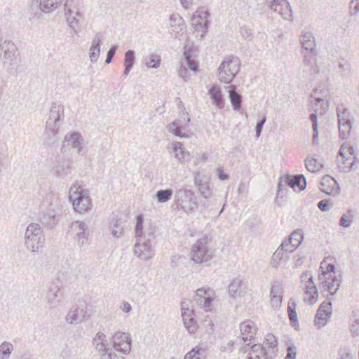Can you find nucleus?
Here are the masks:
<instances>
[{"instance_id": "338daca9", "label": "nucleus", "mask_w": 359, "mask_h": 359, "mask_svg": "<svg viewBox=\"0 0 359 359\" xmlns=\"http://www.w3.org/2000/svg\"><path fill=\"white\" fill-rule=\"evenodd\" d=\"M93 341V344H96L97 342H107L106 336L103 332H99L96 334Z\"/></svg>"}, {"instance_id": "ddd939ff", "label": "nucleus", "mask_w": 359, "mask_h": 359, "mask_svg": "<svg viewBox=\"0 0 359 359\" xmlns=\"http://www.w3.org/2000/svg\"><path fill=\"white\" fill-rule=\"evenodd\" d=\"M194 184L197 187L201 196L208 199L212 196V191L210 188V177L203 172H196L194 175Z\"/></svg>"}, {"instance_id": "8fccbe9b", "label": "nucleus", "mask_w": 359, "mask_h": 359, "mask_svg": "<svg viewBox=\"0 0 359 359\" xmlns=\"http://www.w3.org/2000/svg\"><path fill=\"white\" fill-rule=\"evenodd\" d=\"M143 223L144 217L142 215H138L136 217V224L135 227V237L142 238L143 233Z\"/></svg>"}, {"instance_id": "37998d69", "label": "nucleus", "mask_w": 359, "mask_h": 359, "mask_svg": "<svg viewBox=\"0 0 359 359\" xmlns=\"http://www.w3.org/2000/svg\"><path fill=\"white\" fill-rule=\"evenodd\" d=\"M289 236L290 239L292 240L294 243L293 247L297 249L304 240V231L302 229H298L293 231Z\"/></svg>"}, {"instance_id": "e2e57ef3", "label": "nucleus", "mask_w": 359, "mask_h": 359, "mask_svg": "<svg viewBox=\"0 0 359 359\" xmlns=\"http://www.w3.org/2000/svg\"><path fill=\"white\" fill-rule=\"evenodd\" d=\"M359 12V1H351L350 3V15H355Z\"/></svg>"}, {"instance_id": "7c9ffc66", "label": "nucleus", "mask_w": 359, "mask_h": 359, "mask_svg": "<svg viewBox=\"0 0 359 359\" xmlns=\"http://www.w3.org/2000/svg\"><path fill=\"white\" fill-rule=\"evenodd\" d=\"M57 164L53 168L59 177H63L69 172L70 161L63 157H58Z\"/></svg>"}, {"instance_id": "c85d7f7f", "label": "nucleus", "mask_w": 359, "mask_h": 359, "mask_svg": "<svg viewBox=\"0 0 359 359\" xmlns=\"http://www.w3.org/2000/svg\"><path fill=\"white\" fill-rule=\"evenodd\" d=\"M345 146L342 144L339 151V155L341 156V162L338 159V166L340 170L344 172H348L353 168L354 161L350 157H346L344 153Z\"/></svg>"}, {"instance_id": "49530a36", "label": "nucleus", "mask_w": 359, "mask_h": 359, "mask_svg": "<svg viewBox=\"0 0 359 359\" xmlns=\"http://www.w3.org/2000/svg\"><path fill=\"white\" fill-rule=\"evenodd\" d=\"M41 221L44 224V226L52 228L57 224L58 220L54 214L47 213L42 216Z\"/></svg>"}, {"instance_id": "0e129e2a", "label": "nucleus", "mask_w": 359, "mask_h": 359, "mask_svg": "<svg viewBox=\"0 0 359 359\" xmlns=\"http://www.w3.org/2000/svg\"><path fill=\"white\" fill-rule=\"evenodd\" d=\"M351 332L353 336L359 335V320L355 319L351 325Z\"/></svg>"}, {"instance_id": "bb28decb", "label": "nucleus", "mask_w": 359, "mask_h": 359, "mask_svg": "<svg viewBox=\"0 0 359 359\" xmlns=\"http://www.w3.org/2000/svg\"><path fill=\"white\" fill-rule=\"evenodd\" d=\"M0 50H2L4 52L3 60L5 62H12L18 52L15 45L11 41H5Z\"/></svg>"}, {"instance_id": "6e6d98bb", "label": "nucleus", "mask_w": 359, "mask_h": 359, "mask_svg": "<svg viewBox=\"0 0 359 359\" xmlns=\"http://www.w3.org/2000/svg\"><path fill=\"white\" fill-rule=\"evenodd\" d=\"M296 357L297 347L292 344L287 348V354L284 359H296Z\"/></svg>"}, {"instance_id": "2f4dec72", "label": "nucleus", "mask_w": 359, "mask_h": 359, "mask_svg": "<svg viewBox=\"0 0 359 359\" xmlns=\"http://www.w3.org/2000/svg\"><path fill=\"white\" fill-rule=\"evenodd\" d=\"M135 62V53L133 50H128L124 55V70L123 76H127L133 69Z\"/></svg>"}, {"instance_id": "aec40b11", "label": "nucleus", "mask_w": 359, "mask_h": 359, "mask_svg": "<svg viewBox=\"0 0 359 359\" xmlns=\"http://www.w3.org/2000/svg\"><path fill=\"white\" fill-rule=\"evenodd\" d=\"M142 238H136V243L133 248L134 255L138 257L148 260L154 255V252L151 248V243L149 241H144L142 243H140Z\"/></svg>"}, {"instance_id": "473e14b6", "label": "nucleus", "mask_w": 359, "mask_h": 359, "mask_svg": "<svg viewBox=\"0 0 359 359\" xmlns=\"http://www.w3.org/2000/svg\"><path fill=\"white\" fill-rule=\"evenodd\" d=\"M297 304L292 299H290L287 305V314L291 325L297 330L299 327L297 313L296 311Z\"/></svg>"}, {"instance_id": "de8ad7c7", "label": "nucleus", "mask_w": 359, "mask_h": 359, "mask_svg": "<svg viewBox=\"0 0 359 359\" xmlns=\"http://www.w3.org/2000/svg\"><path fill=\"white\" fill-rule=\"evenodd\" d=\"M13 346L11 343L4 341L0 346L1 359H8L11 353Z\"/></svg>"}, {"instance_id": "7ed1b4c3", "label": "nucleus", "mask_w": 359, "mask_h": 359, "mask_svg": "<svg viewBox=\"0 0 359 359\" xmlns=\"http://www.w3.org/2000/svg\"><path fill=\"white\" fill-rule=\"evenodd\" d=\"M45 238L41 226L36 223L29 224L25 233V244L32 252H38L44 244Z\"/></svg>"}, {"instance_id": "5fc2aeb1", "label": "nucleus", "mask_w": 359, "mask_h": 359, "mask_svg": "<svg viewBox=\"0 0 359 359\" xmlns=\"http://www.w3.org/2000/svg\"><path fill=\"white\" fill-rule=\"evenodd\" d=\"M240 34L242 36V37L245 39L249 41H251L252 39V30L246 26L241 27Z\"/></svg>"}, {"instance_id": "f257e3e1", "label": "nucleus", "mask_w": 359, "mask_h": 359, "mask_svg": "<svg viewBox=\"0 0 359 359\" xmlns=\"http://www.w3.org/2000/svg\"><path fill=\"white\" fill-rule=\"evenodd\" d=\"M276 337L271 333L266 334L264 344H255L250 348L248 359H272L278 351Z\"/></svg>"}, {"instance_id": "6e6552de", "label": "nucleus", "mask_w": 359, "mask_h": 359, "mask_svg": "<svg viewBox=\"0 0 359 359\" xmlns=\"http://www.w3.org/2000/svg\"><path fill=\"white\" fill-rule=\"evenodd\" d=\"M332 315V298L327 297L317 310L315 316V325L320 328L325 325L327 319Z\"/></svg>"}, {"instance_id": "20e7f679", "label": "nucleus", "mask_w": 359, "mask_h": 359, "mask_svg": "<svg viewBox=\"0 0 359 359\" xmlns=\"http://www.w3.org/2000/svg\"><path fill=\"white\" fill-rule=\"evenodd\" d=\"M175 203L178 210L186 212H191L198 207L197 198L191 189H180L175 196Z\"/></svg>"}, {"instance_id": "603ef678", "label": "nucleus", "mask_w": 359, "mask_h": 359, "mask_svg": "<svg viewBox=\"0 0 359 359\" xmlns=\"http://www.w3.org/2000/svg\"><path fill=\"white\" fill-rule=\"evenodd\" d=\"M320 287L323 288L325 291H328L331 296L334 295L336 293H332L335 287H337V283L335 282L330 281L328 283H320Z\"/></svg>"}, {"instance_id": "cd10ccee", "label": "nucleus", "mask_w": 359, "mask_h": 359, "mask_svg": "<svg viewBox=\"0 0 359 359\" xmlns=\"http://www.w3.org/2000/svg\"><path fill=\"white\" fill-rule=\"evenodd\" d=\"M229 97L233 109L235 111H239L242 104V95L237 91L236 86L231 85L229 86Z\"/></svg>"}, {"instance_id": "412c9836", "label": "nucleus", "mask_w": 359, "mask_h": 359, "mask_svg": "<svg viewBox=\"0 0 359 359\" xmlns=\"http://www.w3.org/2000/svg\"><path fill=\"white\" fill-rule=\"evenodd\" d=\"M322 188L321 191L324 192L327 195H338L340 193V187L337 180L330 175H325L322 178L320 182Z\"/></svg>"}, {"instance_id": "5701e85b", "label": "nucleus", "mask_w": 359, "mask_h": 359, "mask_svg": "<svg viewBox=\"0 0 359 359\" xmlns=\"http://www.w3.org/2000/svg\"><path fill=\"white\" fill-rule=\"evenodd\" d=\"M248 290L247 283L240 278H235L229 285V293L233 298L244 296Z\"/></svg>"}, {"instance_id": "79ce46f5", "label": "nucleus", "mask_w": 359, "mask_h": 359, "mask_svg": "<svg viewBox=\"0 0 359 359\" xmlns=\"http://www.w3.org/2000/svg\"><path fill=\"white\" fill-rule=\"evenodd\" d=\"M182 318L184 326L189 333H194L196 330V326L194 318L190 316V314L186 316V311L184 306H182Z\"/></svg>"}, {"instance_id": "f704fd0d", "label": "nucleus", "mask_w": 359, "mask_h": 359, "mask_svg": "<svg viewBox=\"0 0 359 359\" xmlns=\"http://www.w3.org/2000/svg\"><path fill=\"white\" fill-rule=\"evenodd\" d=\"M169 20L170 27L174 28L173 31L179 32L186 29L184 20L180 14L172 13L170 15Z\"/></svg>"}, {"instance_id": "b1692460", "label": "nucleus", "mask_w": 359, "mask_h": 359, "mask_svg": "<svg viewBox=\"0 0 359 359\" xmlns=\"http://www.w3.org/2000/svg\"><path fill=\"white\" fill-rule=\"evenodd\" d=\"M294 175L286 174L279 178L277 187L276 197L283 198L287 192V187L295 189Z\"/></svg>"}, {"instance_id": "a18cd8bd", "label": "nucleus", "mask_w": 359, "mask_h": 359, "mask_svg": "<svg viewBox=\"0 0 359 359\" xmlns=\"http://www.w3.org/2000/svg\"><path fill=\"white\" fill-rule=\"evenodd\" d=\"M304 161L306 169L312 172L318 170L323 167V165L314 158L306 157Z\"/></svg>"}, {"instance_id": "3c124183", "label": "nucleus", "mask_w": 359, "mask_h": 359, "mask_svg": "<svg viewBox=\"0 0 359 359\" xmlns=\"http://www.w3.org/2000/svg\"><path fill=\"white\" fill-rule=\"evenodd\" d=\"M352 124L341 123L339 124V133L341 140L348 138L350 134Z\"/></svg>"}, {"instance_id": "13d9d810", "label": "nucleus", "mask_w": 359, "mask_h": 359, "mask_svg": "<svg viewBox=\"0 0 359 359\" xmlns=\"http://www.w3.org/2000/svg\"><path fill=\"white\" fill-rule=\"evenodd\" d=\"M94 344L95 345L96 349L102 354V356L106 355L107 351L109 350L107 348V342H97Z\"/></svg>"}, {"instance_id": "052dcab7", "label": "nucleus", "mask_w": 359, "mask_h": 359, "mask_svg": "<svg viewBox=\"0 0 359 359\" xmlns=\"http://www.w3.org/2000/svg\"><path fill=\"white\" fill-rule=\"evenodd\" d=\"M330 199H323L318 203V208L323 212L328 211L330 208Z\"/></svg>"}, {"instance_id": "774afa93", "label": "nucleus", "mask_w": 359, "mask_h": 359, "mask_svg": "<svg viewBox=\"0 0 359 359\" xmlns=\"http://www.w3.org/2000/svg\"><path fill=\"white\" fill-rule=\"evenodd\" d=\"M284 252H285L284 248L282 247V245H280L278 247V248L276 250V251L274 252V254L273 255V259L280 260L283 257V254Z\"/></svg>"}, {"instance_id": "c03bdc74", "label": "nucleus", "mask_w": 359, "mask_h": 359, "mask_svg": "<svg viewBox=\"0 0 359 359\" xmlns=\"http://www.w3.org/2000/svg\"><path fill=\"white\" fill-rule=\"evenodd\" d=\"M145 63L146 65L148 67L156 69L158 68L161 65V57L155 53L150 54L146 59H145Z\"/></svg>"}, {"instance_id": "f3484780", "label": "nucleus", "mask_w": 359, "mask_h": 359, "mask_svg": "<svg viewBox=\"0 0 359 359\" xmlns=\"http://www.w3.org/2000/svg\"><path fill=\"white\" fill-rule=\"evenodd\" d=\"M91 316V311L85 306L83 308L72 309L67 313L65 319L68 323H79L88 320Z\"/></svg>"}, {"instance_id": "0eeeda50", "label": "nucleus", "mask_w": 359, "mask_h": 359, "mask_svg": "<svg viewBox=\"0 0 359 359\" xmlns=\"http://www.w3.org/2000/svg\"><path fill=\"white\" fill-rule=\"evenodd\" d=\"M113 347L117 351L128 354L131 351L132 339L126 332H116L112 337Z\"/></svg>"}, {"instance_id": "4468645a", "label": "nucleus", "mask_w": 359, "mask_h": 359, "mask_svg": "<svg viewBox=\"0 0 359 359\" xmlns=\"http://www.w3.org/2000/svg\"><path fill=\"white\" fill-rule=\"evenodd\" d=\"M266 4L272 11H276L280 7L278 14L284 20H292L293 13L287 0H266Z\"/></svg>"}, {"instance_id": "a19ab883", "label": "nucleus", "mask_w": 359, "mask_h": 359, "mask_svg": "<svg viewBox=\"0 0 359 359\" xmlns=\"http://www.w3.org/2000/svg\"><path fill=\"white\" fill-rule=\"evenodd\" d=\"M60 4L57 0H41L40 9L44 13L54 11Z\"/></svg>"}, {"instance_id": "393cba45", "label": "nucleus", "mask_w": 359, "mask_h": 359, "mask_svg": "<svg viewBox=\"0 0 359 359\" xmlns=\"http://www.w3.org/2000/svg\"><path fill=\"white\" fill-rule=\"evenodd\" d=\"M299 41L303 49L308 51L309 53H313L316 47V41L311 32L303 30L300 35Z\"/></svg>"}, {"instance_id": "1a4fd4ad", "label": "nucleus", "mask_w": 359, "mask_h": 359, "mask_svg": "<svg viewBox=\"0 0 359 359\" xmlns=\"http://www.w3.org/2000/svg\"><path fill=\"white\" fill-rule=\"evenodd\" d=\"M213 291L210 288H199L196 290V294L194 297V301L201 308L203 309L205 311L211 310V306L213 301L212 294Z\"/></svg>"}, {"instance_id": "9b49d317", "label": "nucleus", "mask_w": 359, "mask_h": 359, "mask_svg": "<svg viewBox=\"0 0 359 359\" xmlns=\"http://www.w3.org/2000/svg\"><path fill=\"white\" fill-rule=\"evenodd\" d=\"M64 117V106L57 102H53L46 124V128L51 129V127H59Z\"/></svg>"}, {"instance_id": "72a5a7b5", "label": "nucleus", "mask_w": 359, "mask_h": 359, "mask_svg": "<svg viewBox=\"0 0 359 359\" xmlns=\"http://www.w3.org/2000/svg\"><path fill=\"white\" fill-rule=\"evenodd\" d=\"M81 140H82L81 135L76 132L67 134L65 137V142H67V144H71L73 148L78 149V153H80L82 149Z\"/></svg>"}, {"instance_id": "ea45409f", "label": "nucleus", "mask_w": 359, "mask_h": 359, "mask_svg": "<svg viewBox=\"0 0 359 359\" xmlns=\"http://www.w3.org/2000/svg\"><path fill=\"white\" fill-rule=\"evenodd\" d=\"M173 194L171 189H161L156 192L155 196L158 203H165L170 201Z\"/></svg>"}, {"instance_id": "f03ea898", "label": "nucleus", "mask_w": 359, "mask_h": 359, "mask_svg": "<svg viewBox=\"0 0 359 359\" xmlns=\"http://www.w3.org/2000/svg\"><path fill=\"white\" fill-rule=\"evenodd\" d=\"M240 71V60L231 55L226 57L218 68V79L224 83H231Z\"/></svg>"}, {"instance_id": "6ab92c4d", "label": "nucleus", "mask_w": 359, "mask_h": 359, "mask_svg": "<svg viewBox=\"0 0 359 359\" xmlns=\"http://www.w3.org/2000/svg\"><path fill=\"white\" fill-rule=\"evenodd\" d=\"M302 281H306V293L309 295L308 302L309 304L313 305L315 304L318 298V292L316 285L313 283V277L308 272L304 273L301 276Z\"/></svg>"}, {"instance_id": "864d4df0", "label": "nucleus", "mask_w": 359, "mask_h": 359, "mask_svg": "<svg viewBox=\"0 0 359 359\" xmlns=\"http://www.w3.org/2000/svg\"><path fill=\"white\" fill-rule=\"evenodd\" d=\"M293 245L294 243L292 240L290 239V236H288V238L284 240L281 243V245L284 248L285 252H293L296 250V248H294Z\"/></svg>"}, {"instance_id": "f8f14e48", "label": "nucleus", "mask_w": 359, "mask_h": 359, "mask_svg": "<svg viewBox=\"0 0 359 359\" xmlns=\"http://www.w3.org/2000/svg\"><path fill=\"white\" fill-rule=\"evenodd\" d=\"M211 259L207 247L202 240H198L194 244L191 248V260L195 263L201 264L206 262Z\"/></svg>"}, {"instance_id": "4d7b16f0", "label": "nucleus", "mask_w": 359, "mask_h": 359, "mask_svg": "<svg viewBox=\"0 0 359 359\" xmlns=\"http://www.w3.org/2000/svg\"><path fill=\"white\" fill-rule=\"evenodd\" d=\"M117 48H118V46L116 45H113L109 48V50H108V52L107 53V57H106V60H105V63L106 64H110L111 62L112 59H113V57H114V56L116 54V52L117 50Z\"/></svg>"}, {"instance_id": "4be33fe9", "label": "nucleus", "mask_w": 359, "mask_h": 359, "mask_svg": "<svg viewBox=\"0 0 359 359\" xmlns=\"http://www.w3.org/2000/svg\"><path fill=\"white\" fill-rule=\"evenodd\" d=\"M72 0H67L65 4V15L70 28H78L79 19L81 17L80 12L76 9L74 11L71 6Z\"/></svg>"}, {"instance_id": "2eb2a0df", "label": "nucleus", "mask_w": 359, "mask_h": 359, "mask_svg": "<svg viewBox=\"0 0 359 359\" xmlns=\"http://www.w3.org/2000/svg\"><path fill=\"white\" fill-rule=\"evenodd\" d=\"M70 231L75 234L74 239L77 241L79 246H83L88 236V226L83 222L75 221L69 226Z\"/></svg>"}, {"instance_id": "9d476101", "label": "nucleus", "mask_w": 359, "mask_h": 359, "mask_svg": "<svg viewBox=\"0 0 359 359\" xmlns=\"http://www.w3.org/2000/svg\"><path fill=\"white\" fill-rule=\"evenodd\" d=\"M209 16V11L203 8H198L194 13L191 17V21L192 25L196 31H201L204 33L207 32L210 24L208 20Z\"/></svg>"}, {"instance_id": "c756f323", "label": "nucleus", "mask_w": 359, "mask_h": 359, "mask_svg": "<svg viewBox=\"0 0 359 359\" xmlns=\"http://www.w3.org/2000/svg\"><path fill=\"white\" fill-rule=\"evenodd\" d=\"M208 95L214 104L218 108L222 109L224 106V100L221 89L217 86H212L208 90Z\"/></svg>"}, {"instance_id": "dca6fc26", "label": "nucleus", "mask_w": 359, "mask_h": 359, "mask_svg": "<svg viewBox=\"0 0 359 359\" xmlns=\"http://www.w3.org/2000/svg\"><path fill=\"white\" fill-rule=\"evenodd\" d=\"M190 121V118H187V120L184 118V121L177 119L168 124L167 126L168 130L176 137L180 138L189 137L186 130L189 127Z\"/></svg>"}, {"instance_id": "c9c22d12", "label": "nucleus", "mask_w": 359, "mask_h": 359, "mask_svg": "<svg viewBox=\"0 0 359 359\" xmlns=\"http://www.w3.org/2000/svg\"><path fill=\"white\" fill-rule=\"evenodd\" d=\"M51 129H48L46 128L44 133V144L46 145H52L54 144L56 142L59 140L57 137L59 127H51Z\"/></svg>"}, {"instance_id": "69168bd1", "label": "nucleus", "mask_w": 359, "mask_h": 359, "mask_svg": "<svg viewBox=\"0 0 359 359\" xmlns=\"http://www.w3.org/2000/svg\"><path fill=\"white\" fill-rule=\"evenodd\" d=\"M156 233V227H151L147 232L144 238H146L145 241H149L151 243V241L152 238L155 237V234Z\"/></svg>"}, {"instance_id": "39448f33", "label": "nucleus", "mask_w": 359, "mask_h": 359, "mask_svg": "<svg viewBox=\"0 0 359 359\" xmlns=\"http://www.w3.org/2000/svg\"><path fill=\"white\" fill-rule=\"evenodd\" d=\"M329 257H326L321 262L320 268L318 270V279L320 283H328L330 281L335 282L337 283V287L334 288L332 293H337L341 285V274L337 275L336 267L332 263H327V259Z\"/></svg>"}, {"instance_id": "4c0bfd02", "label": "nucleus", "mask_w": 359, "mask_h": 359, "mask_svg": "<svg viewBox=\"0 0 359 359\" xmlns=\"http://www.w3.org/2000/svg\"><path fill=\"white\" fill-rule=\"evenodd\" d=\"M205 358L206 348L196 346L185 355L184 359H205Z\"/></svg>"}, {"instance_id": "a211bd4d", "label": "nucleus", "mask_w": 359, "mask_h": 359, "mask_svg": "<svg viewBox=\"0 0 359 359\" xmlns=\"http://www.w3.org/2000/svg\"><path fill=\"white\" fill-rule=\"evenodd\" d=\"M241 336L240 339L243 343L252 341L257 333V327L256 324L250 320H246L240 324Z\"/></svg>"}, {"instance_id": "58836bf2", "label": "nucleus", "mask_w": 359, "mask_h": 359, "mask_svg": "<svg viewBox=\"0 0 359 359\" xmlns=\"http://www.w3.org/2000/svg\"><path fill=\"white\" fill-rule=\"evenodd\" d=\"M62 297V292L57 286L51 287L47 294L48 302L52 306H55V300L58 299L57 301H60Z\"/></svg>"}, {"instance_id": "680f3d73", "label": "nucleus", "mask_w": 359, "mask_h": 359, "mask_svg": "<svg viewBox=\"0 0 359 359\" xmlns=\"http://www.w3.org/2000/svg\"><path fill=\"white\" fill-rule=\"evenodd\" d=\"M352 219L351 216L344 214L339 220V224L344 227H348L351 224Z\"/></svg>"}, {"instance_id": "09e8293b", "label": "nucleus", "mask_w": 359, "mask_h": 359, "mask_svg": "<svg viewBox=\"0 0 359 359\" xmlns=\"http://www.w3.org/2000/svg\"><path fill=\"white\" fill-rule=\"evenodd\" d=\"M294 182L295 188L297 187L299 191H304L306 187V177L302 174H297L294 175Z\"/></svg>"}, {"instance_id": "a878e982", "label": "nucleus", "mask_w": 359, "mask_h": 359, "mask_svg": "<svg viewBox=\"0 0 359 359\" xmlns=\"http://www.w3.org/2000/svg\"><path fill=\"white\" fill-rule=\"evenodd\" d=\"M102 44V35L97 33L95 36L90 48L89 57L92 62H96L100 54V46Z\"/></svg>"}, {"instance_id": "423d86ee", "label": "nucleus", "mask_w": 359, "mask_h": 359, "mask_svg": "<svg viewBox=\"0 0 359 359\" xmlns=\"http://www.w3.org/2000/svg\"><path fill=\"white\" fill-rule=\"evenodd\" d=\"M69 198L75 211L83 213L90 210V198L81 188L72 187L69 191Z\"/></svg>"}, {"instance_id": "bf43d9fd", "label": "nucleus", "mask_w": 359, "mask_h": 359, "mask_svg": "<svg viewBox=\"0 0 359 359\" xmlns=\"http://www.w3.org/2000/svg\"><path fill=\"white\" fill-rule=\"evenodd\" d=\"M266 120V118L265 116H264L262 118L257 121V125L255 126L256 137H259L260 136Z\"/></svg>"}, {"instance_id": "e433bc0d", "label": "nucleus", "mask_w": 359, "mask_h": 359, "mask_svg": "<svg viewBox=\"0 0 359 359\" xmlns=\"http://www.w3.org/2000/svg\"><path fill=\"white\" fill-rule=\"evenodd\" d=\"M337 115L338 117V123L339 124L341 123H347L352 124V121L351 119V114L348 112V109L344 105H339L337 108Z\"/></svg>"}]
</instances>
